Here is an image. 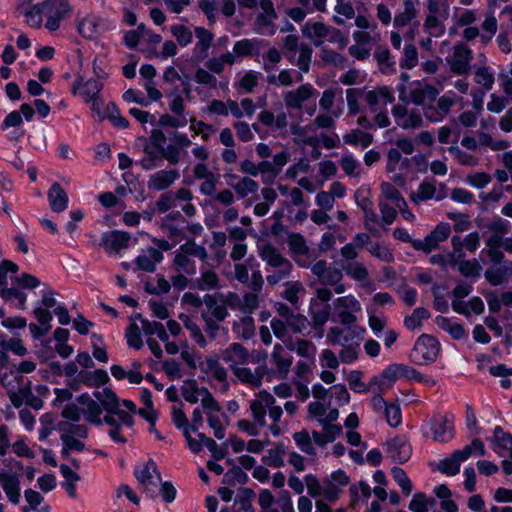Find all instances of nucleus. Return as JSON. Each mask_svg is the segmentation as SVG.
<instances>
[{
  "instance_id": "1",
  "label": "nucleus",
  "mask_w": 512,
  "mask_h": 512,
  "mask_svg": "<svg viewBox=\"0 0 512 512\" xmlns=\"http://www.w3.org/2000/svg\"><path fill=\"white\" fill-rule=\"evenodd\" d=\"M94 396L107 412L104 416V422L110 426L109 436L114 442L125 443L127 439L121 434V429L122 427L130 428L133 426L131 414L126 413L120 407L116 394L110 389L97 391Z\"/></svg>"
},
{
  "instance_id": "2",
  "label": "nucleus",
  "mask_w": 512,
  "mask_h": 512,
  "mask_svg": "<svg viewBox=\"0 0 512 512\" xmlns=\"http://www.w3.org/2000/svg\"><path fill=\"white\" fill-rule=\"evenodd\" d=\"M349 483V477L342 470L331 473L329 477L318 480L314 475L305 476L308 494L314 498H323L328 502H335L340 497L343 488Z\"/></svg>"
},
{
  "instance_id": "3",
  "label": "nucleus",
  "mask_w": 512,
  "mask_h": 512,
  "mask_svg": "<svg viewBox=\"0 0 512 512\" xmlns=\"http://www.w3.org/2000/svg\"><path fill=\"white\" fill-rule=\"evenodd\" d=\"M274 396L262 390L256 394L255 399L250 402V410L254 421L260 427L266 426V413L268 412L269 418L272 423L268 426L273 436H278L281 433L280 420L283 414L281 406L275 405Z\"/></svg>"
},
{
  "instance_id": "4",
  "label": "nucleus",
  "mask_w": 512,
  "mask_h": 512,
  "mask_svg": "<svg viewBox=\"0 0 512 512\" xmlns=\"http://www.w3.org/2000/svg\"><path fill=\"white\" fill-rule=\"evenodd\" d=\"M484 454L483 442L480 439H474L463 449L454 451L451 457L441 460L438 464V470L447 476H454L459 473L462 462L468 460L472 455L482 456Z\"/></svg>"
},
{
  "instance_id": "5",
  "label": "nucleus",
  "mask_w": 512,
  "mask_h": 512,
  "mask_svg": "<svg viewBox=\"0 0 512 512\" xmlns=\"http://www.w3.org/2000/svg\"><path fill=\"white\" fill-rule=\"evenodd\" d=\"M103 89L102 81L95 78L85 79L77 76L71 85L73 96L80 97L84 103L91 104V109L95 112L100 108V93Z\"/></svg>"
},
{
  "instance_id": "6",
  "label": "nucleus",
  "mask_w": 512,
  "mask_h": 512,
  "mask_svg": "<svg viewBox=\"0 0 512 512\" xmlns=\"http://www.w3.org/2000/svg\"><path fill=\"white\" fill-rule=\"evenodd\" d=\"M42 6L46 19L44 26L50 32L58 30L62 21L73 14L70 0H44Z\"/></svg>"
},
{
  "instance_id": "7",
  "label": "nucleus",
  "mask_w": 512,
  "mask_h": 512,
  "mask_svg": "<svg viewBox=\"0 0 512 512\" xmlns=\"http://www.w3.org/2000/svg\"><path fill=\"white\" fill-rule=\"evenodd\" d=\"M332 307L334 317L344 326L355 324L362 313L361 303L353 294L336 298Z\"/></svg>"
},
{
  "instance_id": "8",
  "label": "nucleus",
  "mask_w": 512,
  "mask_h": 512,
  "mask_svg": "<svg viewBox=\"0 0 512 512\" xmlns=\"http://www.w3.org/2000/svg\"><path fill=\"white\" fill-rule=\"evenodd\" d=\"M259 251L263 261L269 266L279 269L276 273L267 276L268 283L276 284L290 273L292 269L291 262L284 258L275 247L264 244L259 248Z\"/></svg>"
},
{
  "instance_id": "9",
  "label": "nucleus",
  "mask_w": 512,
  "mask_h": 512,
  "mask_svg": "<svg viewBox=\"0 0 512 512\" xmlns=\"http://www.w3.org/2000/svg\"><path fill=\"white\" fill-rule=\"evenodd\" d=\"M440 351V343L428 334H422L414 344L410 359L417 365H427L434 362Z\"/></svg>"
},
{
  "instance_id": "10",
  "label": "nucleus",
  "mask_w": 512,
  "mask_h": 512,
  "mask_svg": "<svg viewBox=\"0 0 512 512\" xmlns=\"http://www.w3.org/2000/svg\"><path fill=\"white\" fill-rule=\"evenodd\" d=\"M391 113L395 124L403 130H416L424 125L421 109L412 107L408 103L394 105Z\"/></svg>"
},
{
  "instance_id": "11",
  "label": "nucleus",
  "mask_w": 512,
  "mask_h": 512,
  "mask_svg": "<svg viewBox=\"0 0 512 512\" xmlns=\"http://www.w3.org/2000/svg\"><path fill=\"white\" fill-rule=\"evenodd\" d=\"M302 34L312 41L315 46H320L324 41L335 42L342 38L339 30L325 25L321 21L308 20L302 27Z\"/></svg>"
},
{
  "instance_id": "12",
  "label": "nucleus",
  "mask_w": 512,
  "mask_h": 512,
  "mask_svg": "<svg viewBox=\"0 0 512 512\" xmlns=\"http://www.w3.org/2000/svg\"><path fill=\"white\" fill-rule=\"evenodd\" d=\"M447 197V187L435 179L423 180L410 195V200L418 205L429 200L442 201Z\"/></svg>"
},
{
  "instance_id": "13",
  "label": "nucleus",
  "mask_w": 512,
  "mask_h": 512,
  "mask_svg": "<svg viewBox=\"0 0 512 512\" xmlns=\"http://www.w3.org/2000/svg\"><path fill=\"white\" fill-rule=\"evenodd\" d=\"M22 466L14 461L10 469L0 470V486L6 494L8 500L13 504H18L21 498L20 488V470Z\"/></svg>"
},
{
  "instance_id": "14",
  "label": "nucleus",
  "mask_w": 512,
  "mask_h": 512,
  "mask_svg": "<svg viewBox=\"0 0 512 512\" xmlns=\"http://www.w3.org/2000/svg\"><path fill=\"white\" fill-rule=\"evenodd\" d=\"M258 504L261 512H295L291 496L288 491L282 490L278 499L268 489L259 492Z\"/></svg>"
},
{
  "instance_id": "15",
  "label": "nucleus",
  "mask_w": 512,
  "mask_h": 512,
  "mask_svg": "<svg viewBox=\"0 0 512 512\" xmlns=\"http://www.w3.org/2000/svg\"><path fill=\"white\" fill-rule=\"evenodd\" d=\"M202 409L207 417L210 428L213 429L214 436L217 439H223L225 436L224 422L226 421V415L219 403L212 395H207L206 398L202 399Z\"/></svg>"
},
{
  "instance_id": "16",
  "label": "nucleus",
  "mask_w": 512,
  "mask_h": 512,
  "mask_svg": "<svg viewBox=\"0 0 512 512\" xmlns=\"http://www.w3.org/2000/svg\"><path fill=\"white\" fill-rule=\"evenodd\" d=\"M260 12L254 21V31L262 35H273L276 32L275 20L277 13L272 0H259Z\"/></svg>"
},
{
  "instance_id": "17",
  "label": "nucleus",
  "mask_w": 512,
  "mask_h": 512,
  "mask_svg": "<svg viewBox=\"0 0 512 512\" xmlns=\"http://www.w3.org/2000/svg\"><path fill=\"white\" fill-rule=\"evenodd\" d=\"M450 234V224L446 222H440L428 235H426L423 240H414L412 242V247L417 251L430 253L435 250L440 243L446 241Z\"/></svg>"
},
{
  "instance_id": "18",
  "label": "nucleus",
  "mask_w": 512,
  "mask_h": 512,
  "mask_svg": "<svg viewBox=\"0 0 512 512\" xmlns=\"http://www.w3.org/2000/svg\"><path fill=\"white\" fill-rule=\"evenodd\" d=\"M135 476L143 489L151 496H154L161 481L156 464L153 461H148L138 465L135 468Z\"/></svg>"
},
{
  "instance_id": "19",
  "label": "nucleus",
  "mask_w": 512,
  "mask_h": 512,
  "mask_svg": "<svg viewBox=\"0 0 512 512\" xmlns=\"http://www.w3.org/2000/svg\"><path fill=\"white\" fill-rule=\"evenodd\" d=\"M426 427L437 442L445 443L454 437L453 417L450 415L435 416Z\"/></svg>"
},
{
  "instance_id": "20",
  "label": "nucleus",
  "mask_w": 512,
  "mask_h": 512,
  "mask_svg": "<svg viewBox=\"0 0 512 512\" xmlns=\"http://www.w3.org/2000/svg\"><path fill=\"white\" fill-rule=\"evenodd\" d=\"M270 362L273 365V370L271 375H268V380L270 381L271 377L284 379L291 369L293 356L284 347L277 344L273 348Z\"/></svg>"
},
{
  "instance_id": "21",
  "label": "nucleus",
  "mask_w": 512,
  "mask_h": 512,
  "mask_svg": "<svg viewBox=\"0 0 512 512\" xmlns=\"http://www.w3.org/2000/svg\"><path fill=\"white\" fill-rule=\"evenodd\" d=\"M472 59V50L461 43L454 46L452 54L447 58V62L453 73L463 75L469 71Z\"/></svg>"
},
{
  "instance_id": "22",
  "label": "nucleus",
  "mask_w": 512,
  "mask_h": 512,
  "mask_svg": "<svg viewBox=\"0 0 512 512\" xmlns=\"http://www.w3.org/2000/svg\"><path fill=\"white\" fill-rule=\"evenodd\" d=\"M338 417V408L333 407L331 401H313L308 405V418L316 420L320 425L335 422Z\"/></svg>"
},
{
  "instance_id": "23",
  "label": "nucleus",
  "mask_w": 512,
  "mask_h": 512,
  "mask_svg": "<svg viewBox=\"0 0 512 512\" xmlns=\"http://www.w3.org/2000/svg\"><path fill=\"white\" fill-rule=\"evenodd\" d=\"M131 236L125 231H109L102 236L101 245L108 254H117L129 247Z\"/></svg>"
},
{
  "instance_id": "24",
  "label": "nucleus",
  "mask_w": 512,
  "mask_h": 512,
  "mask_svg": "<svg viewBox=\"0 0 512 512\" xmlns=\"http://www.w3.org/2000/svg\"><path fill=\"white\" fill-rule=\"evenodd\" d=\"M439 91L432 85L424 81L412 83L408 99L416 105H426L436 100Z\"/></svg>"
},
{
  "instance_id": "25",
  "label": "nucleus",
  "mask_w": 512,
  "mask_h": 512,
  "mask_svg": "<svg viewBox=\"0 0 512 512\" xmlns=\"http://www.w3.org/2000/svg\"><path fill=\"white\" fill-rule=\"evenodd\" d=\"M331 314V306L329 304H321L317 301H310L309 315L312 327L317 330L316 337L324 336V326L328 322Z\"/></svg>"
},
{
  "instance_id": "26",
  "label": "nucleus",
  "mask_w": 512,
  "mask_h": 512,
  "mask_svg": "<svg viewBox=\"0 0 512 512\" xmlns=\"http://www.w3.org/2000/svg\"><path fill=\"white\" fill-rule=\"evenodd\" d=\"M78 404L81 406L82 416L89 423L100 425L104 422L102 419L103 408L98 400H94L88 394H82L77 398Z\"/></svg>"
},
{
  "instance_id": "27",
  "label": "nucleus",
  "mask_w": 512,
  "mask_h": 512,
  "mask_svg": "<svg viewBox=\"0 0 512 512\" xmlns=\"http://www.w3.org/2000/svg\"><path fill=\"white\" fill-rule=\"evenodd\" d=\"M316 93V89L310 83H306L300 85L295 90L286 92L283 98L288 108L299 110L302 108L303 103L314 96Z\"/></svg>"
},
{
  "instance_id": "28",
  "label": "nucleus",
  "mask_w": 512,
  "mask_h": 512,
  "mask_svg": "<svg viewBox=\"0 0 512 512\" xmlns=\"http://www.w3.org/2000/svg\"><path fill=\"white\" fill-rule=\"evenodd\" d=\"M221 358L235 370L249 361V353L241 344L232 343L221 352Z\"/></svg>"
},
{
  "instance_id": "29",
  "label": "nucleus",
  "mask_w": 512,
  "mask_h": 512,
  "mask_svg": "<svg viewBox=\"0 0 512 512\" xmlns=\"http://www.w3.org/2000/svg\"><path fill=\"white\" fill-rule=\"evenodd\" d=\"M201 370L209 381L226 386L227 371L220 364L218 357H208L201 363Z\"/></svg>"
},
{
  "instance_id": "30",
  "label": "nucleus",
  "mask_w": 512,
  "mask_h": 512,
  "mask_svg": "<svg viewBox=\"0 0 512 512\" xmlns=\"http://www.w3.org/2000/svg\"><path fill=\"white\" fill-rule=\"evenodd\" d=\"M163 258L161 251L147 248L141 251L134 262L139 270L151 273L155 271L156 265L162 262Z\"/></svg>"
},
{
  "instance_id": "31",
  "label": "nucleus",
  "mask_w": 512,
  "mask_h": 512,
  "mask_svg": "<svg viewBox=\"0 0 512 512\" xmlns=\"http://www.w3.org/2000/svg\"><path fill=\"white\" fill-rule=\"evenodd\" d=\"M77 31L86 39H95L101 32V19L97 15L87 14L77 20Z\"/></svg>"
},
{
  "instance_id": "32",
  "label": "nucleus",
  "mask_w": 512,
  "mask_h": 512,
  "mask_svg": "<svg viewBox=\"0 0 512 512\" xmlns=\"http://www.w3.org/2000/svg\"><path fill=\"white\" fill-rule=\"evenodd\" d=\"M367 104L375 110L378 107H385L394 102L395 97L391 89L388 87H378L364 93Z\"/></svg>"
},
{
  "instance_id": "33",
  "label": "nucleus",
  "mask_w": 512,
  "mask_h": 512,
  "mask_svg": "<svg viewBox=\"0 0 512 512\" xmlns=\"http://www.w3.org/2000/svg\"><path fill=\"white\" fill-rule=\"evenodd\" d=\"M418 1L404 0L401 9L395 14L394 26L402 28L410 24L418 14Z\"/></svg>"
},
{
  "instance_id": "34",
  "label": "nucleus",
  "mask_w": 512,
  "mask_h": 512,
  "mask_svg": "<svg viewBox=\"0 0 512 512\" xmlns=\"http://www.w3.org/2000/svg\"><path fill=\"white\" fill-rule=\"evenodd\" d=\"M388 453L395 461L404 463L411 457L412 448L406 439L396 437L388 442Z\"/></svg>"
},
{
  "instance_id": "35",
  "label": "nucleus",
  "mask_w": 512,
  "mask_h": 512,
  "mask_svg": "<svg viewBox=\"0 0 512 512\" xmlns=\"http://www.w3.org/2000/svg\"><path fill=\"white\" fill-rule=\"evenodd\" d=\"M203 301L205 304V309L202 312L203 319L223 321L227 317L226 307L219 304L212 295L206 294Z\"/></svg>"
},
{
  "instance_id": "36",
  "label": "nucleus",
  "mask_w": 512,
  "mask_h": 512,
  "mask_svg": "<svg viewBox=\"0 0 512 512\" xmlns=\"http://www.w3.org/2000/svg\"><path fill=\"white\" fill-rule=\"evenodd\" d=\"M178 178L179 172L177 170H161L150 176L148 186L154 190H164Z\"/></svg>"
},
{
  "instance_id": "37",
  "label": "nucleus",
  "mask_w": 512,
  "mask_h": 512,
  "mask_svg": "<svg viewBox=\"0 0 512 512\" xmlns=\"http://www.w3.org/2000/svg\"><path fill=\"white\" fill-rule=\"evenodd\" d=\"M400 379L399 363H395L386 367L380 377H374L372 383L379 386L380 392H384Z\"/></svg>"
},
{
  "instance_id": "38",
  "label": "nucleus",
  "mask_w": 512,
  "mask_h": 512,
  "mask_svg": "<svg viewBox=\"0 0 512 512\" xmlns=\"http://www.w3.org/2000/svg\"><path fill=\"white\" fill-rule=\"evenodd\" d=\"M50 208L54 212H62L68 207V195L59 183H53L48 190Z\"/></svg>"
},
{
  "instance_id": "39",
  "label": "nucleus",
  "mask_w": 512,
  "mask_h": 512,
  "mask_svg": "<svg viewBox=\"0 0 512 512\" xmlns=\"http://www.w3.org/2000/svg\"><path fill=\"white\" fill-rule=\"evenodd\" d=\"M181 394L191 404H195L199 400L202 402V399L206 398L207 395H212L206 388H200L194 380L184 381Z\"/></svg>"
},
{
  "instance_id": "40",
  "label": "nucleus",
  "mask_w": 512,
  "mask_h": 512,
  "mask_svg": "<svg viewBox=\"0 0 512 512\" xmlns=\"http://www.w3.org/2000/svg\"><path fill=\"white\" fill-rule=\"evenodd\" d=\"M233 371L241 382L255 387L260 386L262 378L267 374L265 367H258L255 371H252L249 368L239 366Z\"/></svg>"
},
{
  "instance_id": "41",
  "label": "nucleus",
  "mask_w": 512,
  "mask_h": 512,
  "mask_svg": "<svg viewBox=\"0 0 512 512\" xmlns=\"http://www.w3.org/2000/svg\"><path fill=\"white\" fill-rule=\"evenodd\" d=\"M492 448L500 456L512 449V435L502 427L496 426L492 438Z\"/></svg>"
},
{
  "instance_id": "42",
  "label": "nucleus",
  "mask_w": 512,
  "mask_h": 512,
  "mask_svg": "<svg viewBox=\"0 0 512 512\" xmlns=\"http://www.w3.org/2000/svg\"><path fill=\"white\" fill-rule=\"evenodd\" d=\"M343 278L341 270L336 267L329 266L322 278L319 280L323 285L334 286L336 294H342L346 291V286L341 283Z\"/></svg>"
},
{
  "instance_id": "43",
  "label": "nucleus",
  "mask_w": 512,
  "mask_h": 512,
  "mask_svg": "<svg viewBox=\"0 0 512 512\" xmlns=\"http://www.w3.org/2000/svg\"><path fill=\"white\" fill-rule=\"evenodd\" d=\"M510 275H512V262L502 267H491L485 271L486 280L494 286L502 284Z\"/></svg>"
},
{
  "instance_id": "44",
  "label": "nucleus",
  "mask_w": 512,
  "mask_h": 512,
  "mask_svg": "<svg viewBox=\"0 0 512 512\" xmlns=\"http://www.w3.org/2000/svg\"><path fill=\"white\" fill-rule=\"evenodd\" d=\"M261 43L262 40L257 38L239 40L234 44L232 54L235 58L253 55L258 51Z\"/></svg>"
},
{
  "instance_id": "45",
  "label": "nucleus",
  "mask_w": 512,
  "mask_h": 512,
  "mask_svg": "<svg viewBox=\"0 0 512 512\" xmlns=\"http://www.w3.org/2000/svg\"><path fill=\"white\" fill-rule=\"evenodd\" d=\"M236 62L235 56L230 53H224L219 57H212L205 63V67L212 73L221 74L226 65L232 66Z\"/></svg>"
},
{
  "instance_id": "46",
  "label": "nucleus",
  "mask_w": 512,
  "mask_h": 512,
  "mask_svg": "<svg viewBox=\"0 0 512 512\" xmlns=\"http://www.w3.org/2000/svg\"><path fill=\"white\" fill-rule=\"evenodd\" d=\"M288 246L294 257V259L300 263V265L305 266L304 263L300 262V257L306 255L308 252V247L306 245V241L304 237L300 234L293 233L288 237Z\"/></svg>"
},
{
  "instance_id": "47",
  "label": "nucleus",
  "mask_w": 512,
  "mask_h": 512,
  "mask_svg": "<svg viewBox=\"0 0 512 512\" xmlns=\"http://www.w3.org/2000/svg\"><path fill=\"white\" fill-rule=\"evenodd\" d=\"M423 31L430 37L440 38L445 33L443 20L436 15H426L423 23Z\"/></svg>"
},
{
  "instance_id": "48",
  "label": "nucleus",
  "mask_w": 512,
  "mask_h": 512,
  "mask_svg": "<svg viewBox=\"0 0 512 512\" xmlns=\"http://www.w3.org/2000/svg\"><path fill=\"white\" fill-rule=\"evenodd\" d=\"M342 269L347 276L355 281L363 282L369 277V272L365 265L361 262L348 261L342 265Z\"/></svg>"
},
{
  "instance_id": "49",
  "label": "nucleus",
  "mask_w": 512,
  "mask_h": 512,
  "mask_svg": "<svg viewBox=\"0 0 512 512\" xmlns=\"http://www.w3.org/2000/svg\"><path fill=\"white\" fill-rule=\"evenodd\" d=\"M25 23L34 29H40L43 25L44 8L42 2L31 6L24 14Z\"/></svg>"
},
{
  "instance_id": "50",
  "label": "nucleus",
  "mask_w": 512,
  "mask_h": 512,
  "mask_svg": "<svg viewBox=\"0 0 512 512\" xmlns=\"http://www.w3.org/2000/svg\"><path fill=\"white\" fill-rule=\"evenodd\" d=\"M343 140L346 144L366 148L372 143L373 137L367 132L355 129L344 135Z\"/></svg>"
},
{
  "instance_id": "51",
  "label": "nucleus",
  "mask_w": 512,
  "mask_h": 512,
  "mask_svg": "<svg viewBox=\"0 0 512 512\" xmlns=\"http://www.w3.org/2000/svg\"><path fill=\"white\" fill-rule=\"evenodd\" d=\"M381 194L385 199L384 202H390L395 207L406 206L405 199L401 196L398 189L391 183H382Z\"/></svg>"
},
{
  "instance_id": "52",
  "label": "nucleus",
  "mask_w": 512,
  "mask_h": 512,
  "mask_svg": "<svg viewBox=\"0 0 512 512\" xmlns=\"http://www.w3.org/2000/svg\"><path fill=\"white\" fill-rule=\"evenodd\" d=\"M24 497L30 509L34 512H51L49 505H42L44 503V497L33 489H26Z\"/></svg>"
},
{
  "instance_id": "53",
  "label": "nucleus",
  "mask_w": 512,
  "mask_h": 512,
  "mask_svg": "<svg viewBox=\"0 0 512 512\" xmlns=\"http://www.w3.org/2000/svg\"><path fill=\"white\" fill-rule=\"evenodd\" d=\"M477 20V13L475 10L467 8H455L453 13L454 25L457 27L471 26Z\"/></svg>"
},
{
  "instance_id": "54",
  "label": "nucleus",
  "mask_w": 512,
  "mask_h": 512,
  "mask_svg": "<svg viewBox=\"0 0 512 512\" xmlns=\"http://www.w3.org/2000/svg\"><path fill=\"white\" fill-rule=\"evenodd\" d=\"M460 274L466 278L478 279L482 266L477 259L457 261Z\"/></svg>"
},
{
  "instance_id": "55",
  "label": "nucleus",
  "mask_w": 512,
  "mask_h": 512,
  "mask_svg": "<svg viewBox=\"0 0 512 512\" xmlns=\"http://www.w3.org/2000/svg\"><path fill=\"white\" fill-rule=\"evenodd\" d=\"M327 113L319 114L315 118V124L319 128L323 129H330L334 128L335 126V119L339 118L343 113V107L342 106H336L331 111H326Z\"/></svg>"
},
{
  "instance_id": "56",
  "label": "nucleus",
  "mask_w": 512,
  "mask_h": 512,
  "mask_svg": "<svg viewBox=\"0 0 512 512\" xmlns=\"http://www.w3.org/2000/svg\"><path fill=\"white\" fill-rule=\"evenodd\" d=\"M4 301L14 304L18 309L26 308L27 295L14 288H5L0 292Z\"/></svg>"
},
{
  "instance_id": "57",
  "label": "nucleus",
  "mask_w": 512,
  "mask_h": 512,
  "mask_svg": "<svg viewBox=\"0 0 512 512\" xmlns=\"http://www.w3.org/2000/svg\"><path fill=\"white\" fill-rule=\"evenodd\" d=\"M174 268L176 272H183L189 276L195 275L197 271L195 262L184 253H179L178 251H176L174 258Z\"/></svg>"
},
{
  "instance_id": "58",
  "label": "nucleus",
  "mask_w": 512,
  "mask_h": 512,
  "mask_svg": "<svg viewBox=\"0 0 512 512\" xmlns=\"http://www.w3.org/2000/svg\"><path fill=\"white\" fill-rule=\"evenodd\" d=\"M352 333L339 326L331 327L327 332V342L332 345L344 346L349 342Z\"/></svg>"
},
{
  "instance_id": "59",
  "label": "nucleus",
  "mask_w": 512,
  "mask_h": 512,
  "mask_svg": "<svg viewBox=\"0 0 512 512\" xmlns=\"http://www.w3.org/2000/svg\"><path fill=\"white\" fill-rule=\"evenodd\" d=\"M382 414L391 427H398L402 423L401 407L397 401L388 403Z\"/></svg>"
},
{
  "instance_id": "60",
  "label": "nucleus",
  "mask_w": 512,
  "mask_h": 512,
  "mask_svg": "<svg viewBox=\"0 0 512 512\" xmlns=\"http://www.w3.org/2000/svg\"><path fill=\"white\" fill-rule=\"evenodd\" d=\"M142 330L145 335L152 336L156 335L162 342H167L169 339L168 334L164 325L156 321L142 320Z\"/></svg>"
},
{
  "instance_id": "61",
  "label": "nucleus",
  "mask_w": 512,
  "mask_h": 512,
  "mask_svg": "<svg viewBox=\"0 0 512 512\" xmlns=\"http://www.w3.org/2000/svg\"><path fill=\"white\" fill-rule=\"evenodd\" d=\"M350 493L352 496V502L354 505L359 502L364 503L371 496L372 490L369 484L366 482L360 481L356 484L351 485Z\"/></svg>"
},
{
  "instance_id": "62",
  "label": "nucleus",
  "mask_w": 512,
  "mask_h": 512,
  "mask_svg": "<svg viewBox=\"0 0 512 512\" xmlns=\"http://www.w3.org/2000/svg\"><path fill=\"white\" fill-rule=\"evenodd\" d=\"M180 320L183 322L185 328L190 332L193 340L201 347L206 346V339L200 327L187 315H180Z\"/></svg>"
},
{
  "instance_id": "63",
  "label": "nucleus",
  "mask_w": 512,
  "mask_h": 512,
  "mask_svg": "<svg viewBox=\"0 0 512 512\" xmlns=\"http://www.w3.org/2000/svg\"><path fill=\"white\" fill-rule=\"evenodd\" d=\"M438 324L443 330L447 331L454 339L460 340L467 335L464 327L458 322L453 321L451 319L441 318L438 321Z\"/></svg>"
},
{
  "instance_id": "64",
  "label": "nucleus",
  "mask_w": 512,
  "mask_h": 512,
  "mask_svg": "<svg viewBox=\"0 0 512 512\" xmlns=\"http://www.w3.org/2000/svg\"><path fill=\"white\" fill-rule=\"evenodd\" d=\"M79 376L88 386H101L109 380L107 372L102 369H97L91 373H80Z\"/></svg>"
}]
</instances>
